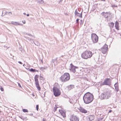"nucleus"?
Returning a JSON list of instances; mask_svg holds the SVG:
<instances>
[{"label": "nucleus", "instance_id": "1", "mask_svg": "<svg viewBox=\"0 0 121 121\" xmlns=\"http://www.w3.org/2000/svg\"><path fill=\"white\" fill-rule=\"evenodd\" d=\"M84 102L86 104L91 103L93 99V96L92 94L89 92L85 93L83 97Z\"/></svg>", "mask_w": 121, "mask_h": 121}, {"label": "nucleus", "instance_id": "2", "mask_svg": "<svg viewBox=\"0 0 121 121\" xmlns=\"http://www.w3.org/2000/svg\"><path fill=\"white\" fill-rule=\"evenodd\" d=\"M111 95L110 91H108L102 93L99 96V97L101 99H107L110 97Z\"/></svg>", "mask_w": 121, "mask_h": 121}, {"label": "nucleus", "instance_id": "3", "mask_svg": "<svg viewBox=\"0 0 121 121\" xmlns=\"http://www.w3.org/2000/svg\"><path fill=\"white\" fill-rule=\"evenodd\" d=\"M92 52L89 51H86L82 53L81 55L82 57L85 59L90 58L92 56Z\"/></svg>", "mask_w": 121, "mask_h": 121}, {"label": "nucleus", "instance_id": "4", "mask_svg": "<svg viewBox=\"0 0 121 121\" xmlns=\"http://www.w3.org/2000/svg\"><path fill=\"white\" fill-rule=\"evenodd\" d=\"M60 79L62 82H66L70 79L69 75L68 73H65L63 75L61 76Z\"/></svg>", "mask_w": 121, "mask_h": 121}, {"label": "nucleus", "instance_id": "5", "mask_svg": "<svg viewBox=\"0 0 121 121\" xmlns=\"http://www.w3.org/2000/svg\"><path fill=\"white\" fill-rule=\"evenodd\" d=\"M54 94L56 97H57L60 95L61 92L60 90L56 87H54L52 89Z\"/></svg>", "mask_w": 121, "mask_h": 121}, {"label": "nucleus", "instance_id": "6", "mask_svg": "<svg viewBox=\"0 0 121 121\" xmlns=\"http://www.w3.org/2000/svg\"><path fill=\"white\" fill-rule=\"evenodd\" d=\"M111 84V80L109 78H106L104 81L103 83H101L100 85L103 86L104 85L110 86Z\"/></svg>", "mask_w": 121, "mask_h": 121}, {"label": "nucleus", "instance_id": "7", "mask_svg": "<svg viewBox=\"0 0 121 121\" xmlns=\"http://www.w3.org/2000/svg\"><path fill=\"white\" fill-rule=\"evenodd\" d=\"M92 40L94 43L97 42L98 41V37L95 34H92L91 35Z\"/></svg>", "mask_w": 121, "mask_h": 121}, {"label": "nucleus", "instance_id": "8", "mask_svg": "<svg viewBox=\"0 0 121 121\" xmlns=\"http://www.w3.org/2000/svg\"><path fill=\"white\" fill-rule=\"evenodd\" d=\"M108 49V45L105 44L101 48V51L103 54H105L106 52Z\"/></svg>", "mask_w": 121, "mask_h": 121}, {"label": "nucleus", "instance_id": "9", "mask_svg": "<svg viewBox=\"0 0 121 121\" xmlns=\"http://www.w3.org/2000/svg\"><path fill=\"white\" fill-rule=\"evenodd\" d=\"M79 118L77 116L72 115L70 118V121H79Z\"/></svg>", "mask_w": 121, "mask_h": 121}, {"label": "nucleus", "instance_id": "10", "mask_svg": "<svg viewBox=\"0 0 121 121\" xmlns=\"http://www.w3.org/2000/svg\"><path fill=\"white\" fill-rule=\"evenodd\" d=\"M71 68L70 69V70L73 73H75L76 72L75 69L78 68V67L74 66L72 64L70 65Z\"/></svg>", "mask_w": 121, "mask_h": 121}, {"label": "nucleus", "instance_id": "11", "mask_svg": "<svg viewBox=\"0 0 121 121\" xmlns=\"http://www.w3.org/2000/svg\"><path fill=\"white\" fill-rule=\"evenodd\" d=\"M101 14L105 18H107L108 17L109 13L108 12L105 13L104 12H103L101 13Z\"/></svg>", "mask_w": 121, "mask_h": 121}, {"label": "nucleus", "instance_id": "12", "mask_svg": "<svg viewBox=\"0 0 121 121\" xmlns=\"http://www.w3.org/2000/svg\"><path fill=\"white\" fill-rule=\"evenodd\" d=\"M82 12L81 13H79L78 12V10L76 9L75 11L74 14L76 16L81 18L82 17Z\"/></svg>", "mask_w": 121, "mask_h": 121}, {"label": "nucleus", "instance_id": "13", "mask_svg": "<svg viewBox=\"0 0 121 121\" xmlns=\"http://www.w3.org/2000/svg\"><path fill=\"white\" fill-rule=\"evenodd\" d=\"M79 110L80 112L84 113H86L87 112V111L86 110L82 107H80L79 108Z\"/></svg>", "mask_w": 121, "mask_h": 121}, {"label": "nucleus", "instance_id": "14", "mask_svg": "<svg viewBox=\"0 0 121 121\" xmlns=\"http://www.w3.org/2000/svg\"><path fill=\"white\" fill-rule=\"evenodd\" d=\"M35 82V84L38 90L39 91H40V90L41 88L39 86V82H37V81H36V82Z\"/></svg>", "mask_w": 121, "mask_h": 121}, {"label": "nucleus", "instance_id": "15", "mask_svg": "<svg viewBox=\"0 0 121 121\" xmlns=\"http://www.w3.org/2000/svg\"><path fill=\"white\" fill-rule=\"evenodd\" d=\"M11 24L15 26H17L18 25L22 26L23 25V24H22L18 23L17 22H11Z\"/></svg>", "mask_w": 121, "mask_h": 121}, {"label": "nucleus", "instance_id": "16", "mask_svg": "<svg viewBox=\"0 0 121 121\" xmlns=\"http://www.w3.org/2000/svg\"><path fill=\"white\" fill-rule=\"evenodd\" d=\"M88 117L90 121L93 120L95 118L94 116L93 115H89L88 116Z\"/></svg>", "mask_w": 121, "mask_h": 121}, {"label": "nucleus", "instance_id": "17", "mask_svg": "<svg viewBox=\"0 0 121 121\" xmlns=\"http://www.w3.org/2000/svg\"><path fill=\"white\" fill-rule=\"evenodd\" d=\"M59 112L61 113V115L63 117H65L66 115L65 113L64 112H63L62 110H59Z\"/></svg>", "mask_w": 121, "mask_h": 121}, {"label": "nucleus", "instance_id": "18", "mask_svg": "<svg viewBox=\"0 0 121 121\" xmlns=\"http://www.w3.org/2000/svg\"><path fill=\"white\" fill-rule=\"evenodd\" d=\"M119 23L117 21H116L115 23V27L118 30L119 29Z\"/></svg>", "mask_w": 121, "mask_h": 121}, {"label": "nucleus", "instance_id": "19", "mask_svg": "<svg viewBox=\"0 0 121 121\" xmlns=\"http://www.w3.org/2000/svg\"><path fill=\"white\" fill-rule=\"evenodd\" d=\"M1 12H2V14L1 15V16H3L5 15V14H9V15H10L12 14V13L11 12H6V13H5V14L3 15V11H1Z\"/></svg>", "mask_w": 121, "mask_h": 121}, {"label": "nucleus", "instance_id": "20", "mask_svg": "<svg viewBox=\"0 0 121 121\" xmlns=\"http://www.w3.org/2000/svg\"><path fill=\"white\" fill-rule=\"evenodd\" d=\"M48 67L46 66H44L43 67H41L40 68V70L42 71H43L46 69Z\"/></svg>", "mask_w": 121, "mask_h": 121}, {"label": "nucleus", "instance_id": "21", "mask_svg": "<svg viewBox=\"0 0 121 121\" xmlns=\"http://www.w3.org/2000/svg\"><path fill=\"white\" fill-rule=\"evenodd\" d=\"M114 86H115V89L116 91L117 92H118V91L119 89L118 88V87L117 86V83H116L115 84Z\"/></svg>", "mask_w": 121, "mask_h": 121}, {"label": "nucleus", "instance_id": "22", "mask_svg": "<svg viewBox=\"0 0 121 121\" xmlns=\"http://www.w3.org/2000/svg\"><path fill=\"white\" fill-rule=\"evenodd\" d=\"M74 88V86L72 85H70L68 87V88L69 90H70Z\"/></svg>", "mask_w": 121, "mask_h": 121}, {"label": "nucleus", "instance_id": "23", "mask_svg": "<svg viewBox=\"0 0 121 121\" xmlns=\"http://www.w3.org/2000/svg\"><path fill=\"white\" fill-rule=\"evenodd\" d=\"M39 77V76L38 75H36L34 79L35 82H36V81L37 82H39L38 78Z\"/></svg>", "mask_w": 121, "mask_h": 121}, {"label": "nucleus", "instance_id": "24", "mask_svg": "<svg viewBox=\"0 0 121 121\" xmlns=\"http://www.w3.org/2000/svg\"><path fill=\"white\" fill-rule=\"evenodd\" d=\"M29 71L30 72H35L36 71L38 72V70H36V69H33L32 68H31V69H29Z\"/></svg>", "mask_w": 121, "mask_h": 121}, {"label": "nucleus", "instance_id": "25", "mask_svg": "<svg viewBox=\"0 0 121 121\" xmlns=\"http://www.w3.org/2000/svg\"><path fill=\"white\" fill-rule=\"evenodd\" d=\"M37 3H39L40 4H43L44 3V2L43 0H37Z\"/></svg>", "mask_w": 121, "mask_h": 121}, {"label": "nucleus", "instance_id": "26", "mask_svg": "<svg viewBox=\"0 0 121 121\" xmlns=\"http://www.w3.org/2000/svg\"><path fill=\"white\" fill-rule=\"evenodd\" d=\"M114 23H113L112 22L110 23L109 24V26L111 28H113L114 26Z\"/></svg>", "mask_w": 121, "mask_h": 121}, {"label": "nucleus", "instance_id": "27", "mask_svg": "<svg viewBox=\"0 0 121 121\" xmlns=\"http://www.w3.org/2000/svg\"><path fill=\"white\" fill-rule=\"evenodd\" d=\"M36 45L38 46H39L40 45V43L37 42H36L35 43L34 42H33Z\"/></svg>", "mask_w": 121, "mask_h": 121}, {"label": "nucleus", "instance_id": "28", "mask_svg": "<svg viewBox=\"0 0 121 121\" xmlns=\"http://www.w3.org/2000/svg\"><path fill=\"white\" fill-rule=\"evenodd\" d=\"M57 58L55 59L54 60H52L51 61V62L52 63H54L55 61H56L57 60Z\"/></svg>", "mask_w": 121, "mask_h": 121}, {"label": "nucleus", "instance_id": "29", "mask_svg": "<svg viewBox=\"0 0 121 121\" xmlns=\"http://www.w3.org/2000/svg\"><path fill=\"white\" fill-rule=\"evenodd\" d=\"M22 111L24 112H28V111L27 109H23Z\"/></svg>", "mask_w": 121, "mask_h": 121}, {"label": "nucleus", "instance_id": "30", "mask_svg": "<svg viewBox=\"0 0 121 121\" xmlns=\"http://www.w3.org/2000/svg\"><path fill=\"white\" fill-rule=\"evenodd\" d=\"M58 107H57L56 106H55L54 109V111L55 112L56 110V109Z\"/></svg>", "mask_w": 121, "mask_h": 121}, {"label": "nucleus", "instance_id": "31", "mask_svg": "<svg viewBox=\"0 0 121 121\" xmlns=\"http://www.w3.org/2000/svg\"><path fill=\"white\" fill-rule=\"evenodd\" d=\"M0 89L2 91H4V89L3 88L2 86H0Z\"/></svg>", "mask_w": 121, "mask_h": 121}, {"label": "nucleus", "instance_id": "32", "mask_svg": "<svg viewBox=\"0 0 121 121\" xmlns=\"http://www.w3.org/2000/svg\"><path fill=\"white\" fill-rule=\"evenodd\" d=\"M39 79L41 80H43V78L42 76H40L39 77Z\"/></svg>", "mask_w": 121, "mask_h": 121}, {"label": "nucleus", "instance_id": "33", "mask_svg": "<svg viewBox=\"0 0 121 121\" xmlns=\"http://www.w3.org/2000/svg\"><path fill=\"white\" fill-rule=\"evenodd\" d=\"M39 105H36V109L37 110V111H38L39 109Z\"/></svg>", "mask_w": 121, "mask_h": 121}, {"label": "nucleus", "instance_id": "34", "mask_svg": "<svg viewBox=\"0 0 121 121\" xmlns=\"http://www.w3.org/2000/svg\"><path fill=\"white\" fill-rule=\"evenodd\" d=\"M79 19H77L76 20V23H78V22H79Z\"/></svg>", "mask_w": 121, "mask_h": 121}, {"label": "nucleus", "instance_id": "35", "mask_svg": "<svg viewBox=\"0 0 121 121\" xmlns=\"http://www.w3.org/2000/svg\"><path fill=\"white\" fill-rule=\"evenodd\" d=\"M27 35L29 36H32V35H31L30 34H27Z\"/></svg>", "mask_w": 121, "mask_h": 121}, {"label": "nucleus", "instance_id": "36", "mask_svg": "<svg viewBox=\"0 0 121 121\" xmlns=\"http://www.w3.org/2000/svg\"><path fill=\"white\" fill-rule=\"evenodd\" d=\"M18 83V86L19 87H21V85L20 84V83Z\"/></svg>", "mask_w": 121, "mask_h": 121}, {"label": "nucleus", "instance_id": "37", "mask_svg": "<svg viewBox=\"0 0 121 121\" xmlns=\"http://www.w3.org/2000/svg\"><path fill=\"white\" fill-rule=\"evenodd\" d=\"M22 23L24 24H25V23L26 22L25 21H22Z\"/></svg>", "mask_w": 121, "mask_h": 121}, {"label": "nucleus", "instance_id": "38", "mask_svg": "<svg viewBox=\"0 0 121 121\" xmlns=\"http://www.w3.org/2000/svg\"><path fill=\"white\" fill-rule=\"evenodd\" d=\"M18 63L21 64H22V63L21 61H19Z\"/></svg>", "mask_w": 121, "mask_h": 121}, {"label": "nucleus", "instance_id": "39", "mask_svg": "<svg viewBox=\"0 0 121 121\" xmlns=\"http://www.w3.org/2000/svg\"><path fill=\"white\" fill-rule=\"evenodd\" d=\"M28 38V40L30 41V40H31V38Z\"/></svg>", "mask_w": 121, "mask_h": 121}, {"label": "nucleus", "instance_id": "40", "mask_svg": "<svg viewBox=\"0 0 121 121\" xmlns=\"http://www.w3.org/2000/svg\"><path fill=\"white\" fill-rule=\"evenodd\" d=\"M63 0H60L59 2V3H60V2H61Z\"/></svg>", "mask_w": 121, "mask_h": 121}, {"label": "nucleus", "instance_id": "41", "mask_svg": "<svg viewBox=\"0 0 121 121\" xmlns=\"http://www.w3.org/2000/svg\"><path fill=\"white\" fill-rule=\"evenodd\" d=\"M112 111L111 110H110L108 112L109 113L111 112Z\"/></svg>", "mask_w": 121, "mask_h": 121}, {"label": "nucleus", "instance_id": "42", "mask_svg": "<svg viewBox=\"0 0 121 121\" xmlns=\"http://www.w3.org/2000/svg\"><path fill=\"white\" fill-rule=\"evenodd\" d=\"M23 14L24 15H26V13H23Z\"/></svg>", "mask_w": 121, "mask_h": 121}, {"label": "nucleus", "instance_id": "43", "mask_svg": "<svg viewBox=\"0 0 121 121\" xmlns=\"http://www.w3.org/2000/svg\"><path fill=\"white\" fill-rule=\"evenodd\" d=\"M29 16V14H27V16Z\"/></svg>", "mask_w": 121, "mask_h": 121}, {"label": "nucleus", "instance_id": "44", "mask_svg": "<svg viewBox=\"0 0 121 121\" xmlns=\"http://www.w3.org/2000/svg\"><path fill=\"white\" fill-rule=\"evenodd\" d=\"M43 121H45L44 119H43Z\"/></svg>", "mask_w": 121, "mask_h": 121}, {"label": "nucleus", "instance_id": "45", "mask_svg": "<svg viewBox=\"0 0 121 121\" xmlns=\"http://www.w3.org/2000/svg\"><path fill=\"white\" fill-rule=\"evenodd\" d=\"M4 48H5H5H7V47H6V46H4Z\"/></svg>", "mask_w": 121, "mask_h": 121}, {"label": "nucleus", "instance_id": "46", "mask_svg": "<svg viewBox=\"0 0 121 121\" xmlns=\"http://www.w3.org/2000/svg\"><path fill=\"white\" fill-rule=\"evenodd\" d=\"M21 119H22L21 117H20Z\"/></svg>", "mask_w": 121, "mask_h": 121}, {"label": "nucleus", "instance_id": "47", "mask_svg": "<svg viewBox=\"0 0 121 121\" xmlns=\"http://www.w3.org/2000/svg\"><path fill=\"white\" fill-rule=\"evenodd\" d=\"M24 65H23V66H24Z\"/></svg>", "mask_w": 121, "mask_h": 121}, {"label": "nucleus", "instance_id": "48", "mask_svg": "<svg viewBox=\"0 0 121 121\" xmlns=\"http://www.w3.org/2000/svg\"><path fill=\"white\" fill-rule=\"evenodd\" d=\"M1 112V111H0V113Z\"/></svg>", "mask_w": 121, "mask_h": 121}]
</instances>
